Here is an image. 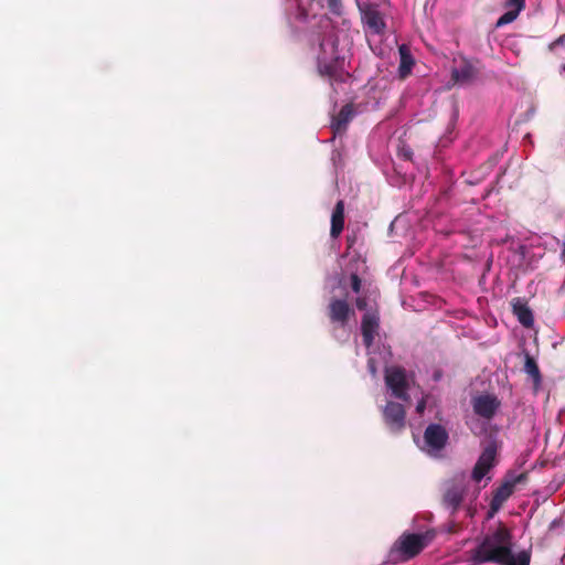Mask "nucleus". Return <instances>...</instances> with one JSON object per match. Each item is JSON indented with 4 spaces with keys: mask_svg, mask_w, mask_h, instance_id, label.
<instances>
[{
    "mask_svg": "<svg viewBox=\"0 0 565 565\" xmlns=\"http://www.w3.org/2000/svg\"><path fill=\"white\" fill-rule=\"evenodd\" d=\"M385 384L392 391V395L398 399L407 402L408 382L406 372L401 366H391L385 370Z\"/></svg>",
    "mask_w": 565,
    "mask_h": 565,
    "instance_id": "nucleus-5",
    "label": "nucleus"
},
{
    "mask_svg": "<svg viewBox=\"0 0 565 565\" xmlns=\"http://www.w3.org/2000/svg\"><path fill=\"white\" fill-rule=\"evenodd\" d=\"M327 315L331 323L344 328L348 324L350 317L354 315V310L351 308L347 299L333 297L330 299L327 307Z\"/></svg>",
    "mask_w": 565,
    "mask_h": 565,
    "instance_id": "nucleus-7",
    "label": "nucleus"
},
{
    "mask_svg": "<svg viewBox=\"0 0 565 565\" xmlns=\"http://www.w3.org/2000/svg\"><path fill=\"white\" fill-rule=\"evenodd\" d=\"M350 281H351V289L355 292V294H359L361 291V287H362V280L361 278L359 277L358 274L353 273L351 274L350 276Z\"/></svg>",
    "mask_w": 565,
    "mask_h": 565,
    "instance_id": "nucleus-22",
    "label": "nucleus"
},
{
    "mask_svg": "<svg viewBox=\"0 0 565 565\" xmlns=\"http://www.w3.org/2000/svg\"><path fill=\"white\" fill-rule=\"evenodd\" d=\"M504 12L497 21V26H502L513 22L525 7V0H507Z\"/></svg>",
    "mask_w": 565,
    "mask_h": 565,
    "instance_id": "nucleus-15",
    "label": "nucleus"
},
{
    "mask_svg": "<svg viewBox=\"0 0 565 565\" xmlns=\"http://www.w3.org/2000/svg\"><path fill=\"white\" fill-rule=\"evenodd\" d=\"M344 202L339 200L331 214L330 236L338 238L344 228Z\"/></svg>",
    "mask_w": 565,
    "mask_h": 565,
    "instance_id": "nucleus-17",
    "label": "nucleus"
},
{
    "mask_svg": "<svg viewBox=\"0 0 565 565\" xmlns=\"http://www.w3.org/2000/svg\"><path fill=\"white\" fill-rule=\"evenodd\" d=\"M355 307L361 311H367V299L364 296H360L355 299Z\"/></svg>",
    "mask_w": 565,
    "mask_h": 565,
    "instance_id": "nucleus-24",
    "label": "nucleus"
},
{
    "mask_svg": "<svg viewBox=\"0 0 565 565\" xmlns=\"http://www.w3.org/2000/svg\"><path fill=\"white\" fill-rule=\"evenodd\" d=\"M563 71H565V64L562 66Z\"/></svg>",
    "mask_w": 565,
    "mask_h": 565,
    "instance_id": "nucleus-29",
    "label": "nucleus"
},
{
    "mask_svg": "<svg viewBox=\"0 0 565 565\" xmlns=\"http://www.w3.org/2000/svg\"><path fill=\"white\" fill-rule=\"evenodd\" d=\"M513 490V483L511 482H505L497 488L490 502V514L497 513L501 509L503 503L512 495Z\"/></svg>",
    "mask_w": 565,
    "mask_h": 565,
    "instance_id": "nucleus-16",
    "label": "nucleus"
},
{
    "mask_svg": "<svg viewBox=\"0 0 565 565\" xmlns=\"http://www.w3.org/2000/svg\"><path fill=\"white\" fill-rule=\"evenodd\" d=\"M430 541L428 533L404 532L391 546L388 559L393 564L408 562L419 555Z\"/></svg>",
    "mask_w": 565,
    "mask_h": 565,
    "instance_id": "nucleus-2",
    "label": "nucleus"
},
{
    "mask_svg": "<svg viewBox=\"0 0 565 565\" xmlns=\"http://www.w3.org/2000/svg\"><path fill=\"white\" fill-rule=\"evenodd\" d=\"M399 53V65H398V77L401 79L407 78L415 65V60L412 55L411 49L406 44H402L398 46Z\"/></svg>",
    "mask_w": 565,
    "mask_h": 565,
    "instance_id": "nucleus-14",
    "label": "nucleus"
},
{
    "mask_svg": "<svg viewBox=\"0 0 565 565\" xmlns=\"http://www.w3.org/2000/svg\"><path fill=\"white\" fill-rule=\"evenodd\" d=\"M524 371L533 379L535 384L541 382L542 377L539 365L536 361L529 354L525 356Z\"/></svg>",
    "mask_w": 565,
    "mask_h": 565,
    "instance_id": "nucleus-20",
    "label": "nucleus"
},
{
    "mask_svg": "<svg viewBox=\"0 0 565 565\" xmlns=\"http://www.w3.org/2000/svg\"><path fill=\"white\" fill-rule=\"evenodd\" d=\"M558 46H565V34H562L561 36H558L555 41H553L550 45H548V50L552 51V52H556V50L558 49Z\"/></svg>",
    "mask_w": 565,
    "mask_h": 565,
    "instance_id": "nucleus-23",
    "label": "nucleus"
},
{
    "mask_svg": "<svg viewBox=\"0 0 565 565\" xmlns=\"http://www.w3.org/2000/svg\"><path fill=\"white\" fill-rule=\"evenodd\" d=\"M363 21L367 25V28L375 34H382L386 26L381 12L376 9H366L363 12Z\"/></svg>",
    "mask_w": 565,
    "mask_h": 565,
    "instance_id": "nucleus-18",
    "label": "nucleus"
},
{
    "mask_svg": "<svg viewBox=\"0 0 565 565\" xmlns=\"http://www.w3.org/2000/svg\"><path fill=\"white\" fill-rule=\"evenodd\" d=\"M380 330V312L377 308H370L363 316L361 320V333L363 344L366 348L373 345L375 337L379 334Z\"/></svg>",
    "mask_w": 565,
    "mask_h": 565,
    "instance_id": "nucleus-8",
    "label": "nucleus"
},
{
    "mask_svg": "<svg viewBox=\"0 0 565 565\" xmlns=\"http://www.w3.org/2000/svg\"><path fill=\"white\" fill-rule=\"evenodd\" d=\"M327 6L331 13L341 15L342 13V1L341 0H326Z\"/></svg>",
    "mask_w": 565,
    "mask_h": 565,
    "instance_id": "nucleus-21",
    "label": "nucleus"
},
{
    "mask_svg": "<svg viewBox=\"0 0 565 565\" xmlns=\"http://www.w3.org/2000/svg\"><path fill=\"white\" fill-rule=\"evenodd\" d=\"M425 408H426V402L424 399L419 401L417 406H416V412L418 414H423Z\"/></svg>",
    "mask_w": 565,
    "mask_h": 565,
    "instance_id": "nucleus-25",
    "label": "nucleus"
},
{
    "mask_svg": "<svg viewBox=\"0 0 565 565\" xmlns=\"http://www.w3.org/2000/svg\"><path fill=\"white\" fill-rule=\"evenodd\" d=\"M497 451L498 448L494 441L489 443L483 448L471 472V479L475 482H480L487 476V473L494 467Z\"/></svg>",
    "mask_w": 565,
    "mask_h": 565,
    "instance_id": "nucleus-6",
    "label": "nucleus"
},
{
    "mask_svg": "<svg viewBox=\"0 0 565 565\" xmlns=\"http://www.w3.org/2000/svg\"><path fill=\"white\" fill-rule=\"evenodd\" d=\"M512 309H513V313L518 317V320L522 326H524L526 328H530L533 326V322H534L533 313L525 302H523V301H521V299L516 298L512 302Z\"/></svg>",
    "mask_w": 565,
    "mask_h": 565,
    "instance_id": "nucleus-19",
    "label": "nucleus"
},
{
    "mask_svg": "<svg viewBox=\"0 0 565 565\" xmlns=\"http://www.w3.org/2000/svg\"><path fill=\"white\" fill-rule=\"evenodd\" d=\"M355 115L354 107L352 104H345L338 115L332 118L331 129L334 135H342L347 131L348 125Z\"/></svg>",
    "mask_w": 565,
    "mask_h": 565,
    "instance_id": "nucleus-13",
    "label": "nucleus"
},
{
    "mask_svg": "<svg viewBox=\"0 0 565 565\" xmlns=\"http://www.w3.org/2000/svg\"><path fill=\"white\" fill-rule=\"evenodd\" d=\"M500 406V401L494 395H479L472 399L473 412L486 419H491Z\"/></svg>",
    "mask_w": 565,
    "mask_h": 565,
    "instance_id": "nucleus-11",
    "label": "nucleus"
},
{
    "mask_svg": "<svg viewBox=\"0 0 565 565\" xmlns=\"http://www.w3.org/2000/svg\"><path fill=\"white\" fill-rule=\"evenodd\" d=\"M384 420L388 428L397 433L405 427L406 412L402 404L388 402L383 412Z\"/></svg>",
    "mask_w": 565,
    "mask_h": 565,
    "instance_id": "nucleus-10",
    "label": "nucleus"
},
{
    "mask_svg": "<svg viewBox=\"0 0 565 565\" xmlns=\"http://www.w3.org/2000/svg\"><path fill=\"white\" fill-rule=\"evenodd\" d=\"M324 44H326V42H324V41H322V42L320 43V47H321V50H323Z\"/></svg>",
    "mask_w": 565,
    "mask_h": 565,
    "instance_id": "nucleus-27",
    "label": "nucleus"
},
{
    "mask_svg": "<svg viewBox=\"0 0 565 565\" xmlns=\"http://www.w3.org/2000/svg\"><path fill=\"white\" fill-rule=\"evenodd\" d=\"M466 491V472L461 471L445 483L443 504L455 513L460 508Z\"/></svg>",
    "mask_w": 565,
    "mask_h": 565,
    "instance_id": "nucleus-3",
    "label": "nucleus"
},
{
    "mask_svg": "<svg viewBox=\"0 0 565 565\" xmlns=\"http://www.w3.org/2000/svg\"><path fill=\"white\" fill-rule=\"evenodd\" d=\"M477 75L478 68L468 60H462L459 66L451 71V79L458 84H469Z\"/></svg>",
    "mask_w": 565,
    "mask_h": 565,
    "instance_id": "nucleus-12",
    "label": "nucleus"
},
{
    "mask_svg": "<svg viewBox=\"0 0 565 565\" xmlns=\"http://www.w3.org/2000/svg\"><path fill=\"white\" fill-rule=\"evenodd\" d=\"M525 479H526V475L521 473L511 483H513V487H514L516 483H520V482L524 481Z\"/></svg>",
    "mask_w": 565,
    "mask_h": 565,
    "instance_id": "nucleus-26",
    "label": "nucleus"
},
{
    "mask_svg": "<svg viewBox=\"0 0 565 565\" xmlns=\"http://www.w3.org/2000/svg\"><path fill=\"white\" fill-rule=\"evenodd\" d=\"M513 542L510 530L502 523L472 551L473 564L495 563L499 565H530V551L512 552Z\"/></svg>",
    "mask_w": 565,
    "mask_h": 565,
    "instance_id": "nucleus-1",
    "label": "nucleus"
},
{
    "mask_svg": "<svg viewBox=\"0 0 565 565\" xmlns=\"http://www.w3.org/2000/svg\"><path fill=\"white\" fill-rule=\"evenodd\" d=\"M448 431L440 424H429L424 431V449L427 454L436 456L447 445Z\"/></svg>",
    "mask_w": 565,
    "mask_h": 565,
    "instance_id": "nucleus-4",
    "label": "nucleus"
},
{
    "mask_svg": "<svg viewBox=\"0 0 565 565\" xmlns=\"http://www.w3.org/2000/svg\"><path fill=\"white\" fill-rule=\"evenodd\" d=\"M343 62L338 56L327 60L323 56L318 57V72L321 76H327L331 82H344L348 76L342 70Z\"/></svg>",
    "mask_w": 565,
    "mask_h": 565,
    "instance_id": "nucleus-9",
    "label": "nucleus"
},
{
    "mask_svg": "<svg viewBox=\"0 0 565 565\" xmlns=\"http://www.w3.org/2000/svg\"><path fill=\"white\" fill-rule=\"evenodd\" d=\"M562 255L565 257V246H564V249L562 252Z\"/></svg>",
    "mask_w": 565,
    "mask_h": 565,
    "instance_id": "nucleus-28",
    "label": "nucleus"
}]
</instances>
